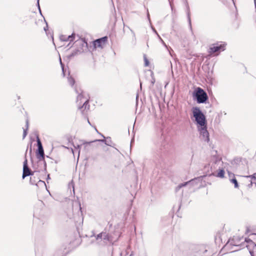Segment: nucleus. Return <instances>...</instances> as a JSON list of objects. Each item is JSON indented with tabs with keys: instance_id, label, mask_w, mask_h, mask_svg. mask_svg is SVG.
I'll use <instances>...</instances> for the list:
<instances>
[{
	"instance_id": "nucleus-1",
	"label": "nucleus",
	"mask_w": 256,
	"mask_h": 256,
	"mask_svg": "<svg viewBox=\"0 0 256 256\" xmlns=\"http://www.w3.org/2000/svg\"><path fill=\"white\" fill-rule=\"evenodd\" d=\"M89 97L88 95L84 92H82L76 98V103L79 109L81 110L83 114H85V112L89 109V105L88 104Z\"/></svg>"
},
{
	"instance_id": "nucleus-2",
	"label": "nucleus",
	"mask_w": 256,
	"mask_h": 256,
	"mask_svg": "<svg viewBox=\"0 0 256 256\" xmlns=\"http://www.w3.org/2000/svg\"><path fill=\"white\" fill-rule=\"evenodd\" d=\"M192 116L197 126H204L206 124V116L198 107L192 108Z\"/></svg>"
},
{
	"instance_id": "nucleus-3",
	"label": "nucleus",
	"mask_w": 256,
	"mask_h": 256,
	"mask_svg": "<svg viewBox=\"0 0 256 256\" xmlns=\"http://www.w3.org/2000/svg\"><path fill=\"white\" fill-rule=\"evenodd\" d=\"M222 162L221 160V159L216 156H214L212 158V161L210 164L211 166L210 168L212 171H214L217 168L220 170V171L216 176L221 178H224V170L222 168H220V166H222Z\"/></svg>"
},
{
	"instance_id": "nucleus-4",
	"label": "nucleus",
	"mask_w": 256,
	"mask_h": 256,
	"mask_svg": "<svg viewBox=\"0 0 256 256\" xmlns=\"http://www.w3.org/2000/svg\"><path fill=\"white\" fill-rule=\"evenodd\" d=\"M193 96L196 98L197 102L198 104L204 103L208 99L206 93L200 88H197L195 89L193 93Z\"/></svg>"
},
{
	"instance_id": "nucleus-5",
	"label": "nucleus",
	"mask_w": 256,
	"mask_h": 256,
	"mask_svg": "<svg viewBox=\"0 0 256 256\" xmlns=\"http://www.w3.org/2000/svg\"><path fill=\"white\" fill-rule=\"evenodd\" d=\"M204 176H200L193 179L188 182H186L184 184H180L178 186V188H180L182 186H186L187 184L191 186H196L198 188L202 186L204 184L202 181Z\"/></svg>"
},
{
	"instance_id": "nucleus-6",
	"label": "nucleus",
	"mask_w": 256,
	"mask_h": 256,
	"mask_svg": "<svg viewBox=\"0 0 256 256\" xmlns=\"http://www.w3.org/2000/svg\"><path fill=\"white\" fill-rule=\"evenodd\" d=\"M243 246H246L252 256H256V244H255L250 239H244V244Z\"/></svg>"
},
{
	"instance_id": "nucleus-7",
	"label": "nucleus",
	"mask_w": 256,
	"mask_h": 256,
	"mask_svg": "<svg viewBox=\"0 0 256 256\" xmlns=\"http://www.w3.org/2000/svg\"><path fill=\"white\" fill-rule=\"evenodd\" d=\"M108 40V37L104 36L98 38L93 42V45L95 48L102 49L105 46Z\"/></svg>"
},
{
	"instance_id": "nucleus-8",
	"label": "nucleus",
	"mask_w": 256,
	"mask_h": 256,
	"mask_svg": "<svg viewBox=\"0 0 256 256\" xmlns=\"http://www.w3.org/2000/svg\"><path fill=\"white\" fill-rule=\"evenodd\" d=\"M225 44H212L210 48V54L216 52L224 51L225 49Z\"/></svg>"
},
{
	"instance_id": "nucleus-9",
	"label": "nucleus",
	"mask_w": 256,
	"mask_h": 256,
	"mask_svg": "<svg viewBox=\"0 0 256 256\" xmlns=\"http://www.w3.org/2000/svg\"><path fill=\"white\" fill-rule=\"evenodd\" d=\"M198 131L200 132V136L202 137V138L206 142L209 140V134L207 130L206 124L204 126H197Z\"/></svg>"
},
{
	"instance_id": "nucleus-10",
	"label": "nucleus",
	"mask_w": 256,
	"mask_h": 256,
	"mask_svg": "<svg viewBox=\"0 0 256 256\" xmlns=\"http://www.w3.org/2000/svg\"><path fill=\"white\" fill-rule=\"evenodd\" d=\"M243 238H240L237 236H234L232 238L228 240L226 246H234L236 247H241L242 244L240 243V240H243Z\"/></svg>"
},
{
	"instance_id": "nucleus-11",
	"label": "nucleus",
	"mask_w": 256,
	"mask_h": 256,
	"mask_svg": "<svg viewBox=\"0 0 256 256\" xmlns=\"http://www.w3.org/2000/svg\"><path fill=\"white\" fill-rule=\"evenodd\" d=\"M37 143H38V158L40 160H44V151L43 150V148L42 146V144L40 142V140L38 137L37 138Z\"/></svg>"
},
{
	"instance_id": "nucleus-12",
	"label": "nucleus",
	"mask_w": 256,
	"mask_h": 256,
	"mask_svg": "<svg viewBox=\"0 0 256 256\" xmlns=\"http://www.w3.org/2000/svg\"><path fill=\"white\" fill-rule=\"evenodd\" d=\"M32 174V173L27 164V160H26L24 162L22 178H24L26 176Z\"/></svg>"
},
{
	"instance_id": "nucleus-13",
	"label": "nucleus",
	"mask_w": 256,
	"mask_h": 256,
	"mask_svg": "<svg viewBox=\"0 0 256 256\" xmlns=\"http://www.w3.org/2000/svg\"><path fill=\"white\" fill-rule=\"evenodd\" d=\"M103 241L104 244H107L108 242H112L114 240L111 236H110L106 232H103Z\"/></svg>"
},
{
	"instance_id": "nucleus-14",
	"label": "nucleus",
	"mask_w": 256,
	"mask_h": 256,
	"mask_svg": "<svg viewBox=\"0 0 256 256\" xmlns=\"http://www.w3.org/2000/svg\"><path fill=\"white\" fill-rule=\"evenodd\" d=\"M230 181L234 184L235 188H238V182L237 180L235 178L234 176L232 174H229Z\"/></svg>"
},
{
	"instance_id": "nucleus-15",
	"label": "nucleus",
	"mask_w": 256,
	"mask_h": 256,
	"mask_svg": "<svg viewBox=\"0 0 256 256\" xmlns=\"http://www.w3.org/2000/svg\"><path fill=\"white\" fill-rule=\"evenodd\" d=\"M97 141H98V142H104L106 144L107 146H112V142L110 140V138H107V140H104V139H103V140H95L94 142H97Z\"/></svg>"
},
{
	"instance_id": "nucleus-16",
	"label": "nucleus",
	"mask_w": 256,
	"mask_h": 256,
	"mask_svg": "<svg viewBox=\"0 0 256 256\" xmlns=\"http://www.w3.org/2000/svg\"><path fill=\"white\" fill-rule=\"evenodd\" d=\"M103 232L99 234L96 236V240H98V242H100L103 240Z\"/></svg>"
},
{
	"instance_id": "nucleus-17",
	"label": "nucleus",
	"mask_w": 256,
	"mask_h": 256,
	"mask_svg": "<svg viewBox=\"0 0 256 256\" xmlns=\"http://www.w3.org/2000/svg\"><path fill=\"white\" fill-rule=\"evenodd\" d=\"M74 150H73L72 148V152L73 154H74V151L76 150H78V158L80 156V145L78 144L76 146H74Z\"/></svg>"
},
{
	"instance_id": "nucleus-18",
	"label": "nucleus",
	"mask_w": 256,
	"mask_h": 256,
	"mask_svg": "<svg viewBox=\"0 0 256 256\" xmlns=\"http://www.w3.org/2000/svg\"><path fill=\"white\" fill-rule=\"evenodd\" d=\"M26 129H24V132H23V139L25 138V137L26 136V134H27V130L28 128V121L26 120Z\"/></svg>"
},
{
	"instance_id": "nucleus-19",
	"label": "nucleus",
	"mask_w": 256,
	"mask_h": 256,
	"mask_svg": "<svg viewBox=\"0 0 256 256\" xmlns=\"http://www.w3.org/2000/svg\"><path fill=\"white\" fill-rule=\"evenodd\" d=\"M68 82L70 86H72L74 84V80L70 76L68 78Z\"/></svg>"
},
{
	"instance_id": "nucleus-20",
	"label": "nucleus",
	"mask_w": 256,
	"mask_h": 256,
	"mask_svg": "<svg viewBox=\"0 0 256 256\" xmlns=\"http://www.w3.org/2000/svg\"><path fill=\"white\" fill-rule=\"evenodd\" d=\"M246 178H250L252 180H256V172L254 174L252 175L246 176Z\"/></svg>"
},
{
	"instance_id": "nucleus-21",
	"label": "nucleus",
	"mask_w": 256,
	"mask_h": 256,
	"mask_svg": "<svg viewBox=\"0 0 256 256\" xmlns=\"http://www.w3.org/2000/svg\"><path fill=\"white\" fill-rule=\"evenodd\" d=\"M73 38H74V36L72 35H71V36H68V37L66 40L64 39V40L72 41V40H73Z\"/></svg>"
},
{
	"instance_id": "nucleus-22",
	"label": "nucleus",
	"mask_w": 256,
	"mask_h": 256,
	"mask_svg": "<svg viewBox=\"0 0 256 256\" xmlns=\"http://www.w3.org/2000/svg\"><path fill=\"white\" fill-rule=\"evenodd\" d=\"M144 65H145V66H148V64H149L148 60L146 58V56H144Z\"/></svg>"
},
{
	"instance_id": "nucleus-23",
	"label": "nucleus",
	"mask_w": 256,
	"mask_h": 256,
	"mask_svg": "<svg viewBox=\"0 0 256 256\" xmlns=\"http://www.w3.org/2000/svg\"><path fill=\"white\" fill-rule=\"evenodd\" d=\"M60 64H61V66H62V70L63 73L64 74V65H63V64H62V60H61V58H60Z\"/></svg>"
},
{
	"instance_id": "nucleus-24",
	"label": "nucleus",
	"mask_w": 256,
	"mask_h": 256,
	"mask_svg": "<svg viewBox=\"0 0 256 256\" xmlns=\"http://www.w3.org/2000/svg\"><path fill=\"white\" fill-rule=\"evenodd\" d=\"M160 40H161V41L162 42L163 44H164L166 47V48H167V46H166V44L164 42L162 39H160Z\"/></svg>"
},
{
	"instance_id": "nucleus-25",
	"label": "nucleus",
	"mask_w": 256,
	"mask_h": 256,
	"mask_svg": "<svg viewBox=\"0 0 256 256\" xmlns=\"http://www.w3.org/2000/svg\"><path fill=\"white\" fill-rule=\"evenodd\" d=\"M47 29H48V25L46 24V27H44V31H45V32H46Z\"/></svg>"
},
{
	"instance_id": "nucleus-26",
	"label": "nucleus",
	"mask_w": 256,
	"mask_h": 256,
	"mask_svg": "<svg viewBox=\"0 0 256 256\" xmlns=\"http://www.w3.org/2000/svg\"><path fill=\"white\" fill-rule=\"evenodd\" d=\"M188 20H189L190 24V17L189 16H188Z\"/></svg>"
},
{
	"instance_id": "nucleus-27",
	"label": "nucleus",
	"mask_w": 256,
	"mask_h": 256,
	"mask_svg": "<svg viewBox=\"0 0 256 256\" xmlns=\"http://www.w3.org/2000/svg\"><path fill=\"white\" fill-rule=\"evenodd\" d=\"M38 7L40 8V6H39V0H38Z\"/></svg>"
},
{
	"instance_id": "nucleus-28",
	"label": "nucleus",
	"mask_w": 256,
	"mask_h": 256,
	"mask_svg": "<svg viewBox=\"0 0 256 256\" xmlns=\"http://www.w3.org/2000/svg\"><path fill=\"white\" fill-rule=\"evenodd\" d=\"M169 0V1H170V0ZM170 6H171V7H172V4H171V2H170Z\"/></svg>"
},
{
	"instance_id": "nucleus-29",
	"label": "nucleus",
	"mask_w": 256,
	"mask_h": 256,
	"mask_svg": "<svg viewBox=\"0 0 256 256\" xmlns=\"http://www.w3.org/2000/svg\"><path fill=\"white\" fill-rule=\"evenodd\" d=\"M88 124H90V121L88 120Z\"/></svg>"
},
{
	"instance_id": "nucleus-30",
	"label": "nucleus",
	"mask_w": 256,
	"mask_h": 256,
	"mask_svg": "<svg viewBox=\"0 0 256 256\" xmlns=\"http://www.w3.org/2000/svg\"><path fill=\"white\" fill-rule=\"evenodd\" d=\"M48 178H50V176H49V174L48 176Z\"/></svg>"
}]
</instances>
